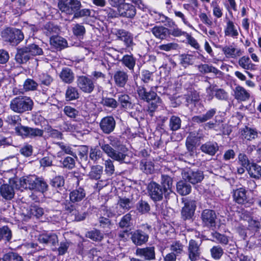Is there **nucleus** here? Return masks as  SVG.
I'll return each mask as SVG.
<instances>
[{"instance_id":"obj_1","label":"nucleus","mask_w":261,"mask_h":261,"mask_svg":"<svg viewBox=\"0 0 261 261\" xmlns=\"http://www.w3.org/2000/svg\"><path fill=\"white\" fill-rule=\"evenodd\" d=\"M19 182L21 187L25 189L35 190L42 193L47 191L48 186L42 178L35 175L20 178L19 179H10L9 184H4L0 187V195L6 200L12 199L15 195L14 185L17 187V182Z\"/></svg>"},{"instance_id":"obj_2","label":"nucleus","mask_w":261,"mask_h":261,"mask_svg":"<svg viewBox=\"0 0 261 261\" xmlns=\"http://www.w3.org/2000/svg\"><path fill=\"white\" fill-rule=\"evenodd\" d=\"M110 144L106 143L104 141H99V145L109 157L113 160L118 161L120 163H127L126 158L128 157L127 154V149L123 145H117L114 141H112V137H110Z\"/></svg>"},{"instance_id":"obj_3","label":"nucleus","mask_w":261,"mask_h":261,"mask_svg":"<svg viewBox=\"0 0 261 261\" xmlns=\"http://www.w3.org/2000/svg\"><path fill=\"white\" fill-rule=\"evenodd\" d=\"M137 91L140 99L149 103L148 111L151 113L153 112L161 104V99L153 91V87L149 91H147L144 87L140 86L138 87Z\"/></svg>"},{"instance_id":"obj_4","label":"nucleus","mask_w":261,"mask_h":261,"mask_svg":"<svg viewBox=\"0 0 261 261\" xmlns=\"http://www.w3.org/2000/svg\"><path fill=\"white\" fill-rule=\"evenodd\" d=\"M34 102L28 96L20 95L13 98L10 103V109L15 113L22 114L31 111Z\"/></svg>"},{"instance_id":"obj_5","label":"nucleus","mask_w":261,"mask_h":261,"mask_svg":"<svg viewBox=\"0 0 261 261\" xmlns=\"http://www.w3.org/2000/svg\"><path fill=\"white\" fill-rule=\"evenodd\" d=\"M1 37L6 41L12 45H17L23 39L24 35L21 30L13 28H7L1 32Z\"/></svg>"},{"instance_id":"obj_6","label":"nucleus","mask_w":261,"mask_h":261,"mask_svg":"<svg viewBox=\"0 0 261 261\" xmlns=\"http://www.w3.org/2000/svg\"><path fill=\"white\" fill-rule=\"evenodd\" d=\"M144 230L137 229L130 232L131 240L137 246H141L145 244L148 240L149 233L151 231V226L147 224L142 226Z\"/></svg>"},{"instance_id":"obj_7","label":"nucleus","mask_w":261,"mask_h":261,"mask_svg":"<svg viewBox=\"0 0 261 261\" xmlns=\"http://www.w3.org/2000/svg\"><path fill=\"white\" fill-rule=\"evenodd\" d=\"M58 6L59 10L67 15H74L82 7L79 0H59Z\"/></svg>"},{"instance_id":"obj_8","label":"nucleus","mask_w":261,"mask_h":261,"mask_svg":"<svg viewBox=\"0 0 261 261\" xmlns=\"http://www.w3.org/2000/svg\"><path fill=\"white\" fill-rule=\"evenodd\" d=\"M147 189L150 198L155 202L161 201L163 199V195H166L167 193L161 185L154 181L150 182Z\"/></svg>"},{"instance_id":"obj_9","label":"nucleus","mask_w":261,"mask_h":261,"mask_svg":"<svg viewBox=\"0 0 261 261\" xmlns=\"http://www.w3.org/2000/svg\"><path fill=\"white\" fill-rule=\"evenodd\" d=\"M203 138L202 134L196 132H190L186 138V147L190 155H193L197 145H199Z\"/></svg>"},{"instance_id":"obj_10","label":"nucleus","mask_w":261,"mask_h":261,"mask_svg":"<svg viewBox=\"0 0 261 261\" xmlns=\"http://www.w3.org/2000/svg\"><path fill=\"white\" fill-rule=\"evenodd\" d=\"M184 206L181 211V218L184 220L192 219L197 207V201L194 199H187L183 201Z\"/></svg>"},{"instance_id":"obj_11","label":"nucleus","mask_w":261,"mask_h":261,"mask_svg":"<svg viewBox=\"0 0 261 261\" xmlns=\"http://www.w3.org/2000/svg\"><path fill=\"white\" fill-rule=\"evenodd\" d=\"M15 130L17 135L25 138H33L41 137L43 134L42 129L22 125H18L15 127Z\"/></svg>"},{"instance_id":"obj_12","label":"nucleus","mask_w":261,"mask_h":261,"mask_svg":"<svg viewBox=\"0 0 261 261\" xmlns=\"http://www.w3.org/2000/svg\"><path fill=\"white\" fill-rule=\"evenodd\" d=\"M117 8L118 14L120 17L133 19L137 14V9L135 6L129 3H122L117 6H112Z\"/></svg>"},{"instance_id":"obj_13","label":"nucleus","mask_w":261,"mask_h":261,"mask_svg":"<svg viewBox=\"0 0 261 261\" xmlns=\"http://www.w3.org/2000/svg\"><path fill=\"white\" fill-rule=\"evenodd\" d=\"M184 179L195 185L200 182L204 178V174L202 171L199 169H188L182 173Z\"/></svg>"},{"instance_id":"obj_14","label":"nucleus","mask_w":261,"mask_h":261,"mask_svg":"<svg viewBox=\"0 0 261 261\" xmlns=\"http://www.w3.org/2000/svg\"><path fill=\"white\" fill-rule=\"evenodd\" d=\"M247 191L243 188H240L233 190V200L239 204L244 205L246 207L250 206L252 204V201L247 195Z\"/></svg>"},{"instance_id":"obj_15","label":"nucleus","mask_w":261,"mask_h":261,"mask_svg":"<svg viewBox=\"0 0 261 261\" xmlns=\"http://www.w3.org/2000/svg\"><path fill=\"white\" fill-rule=\"evenodd\" d=\"M201 243H198L193 239L189 241L188 246L187 254L191 261L198 260L201 256Z\"/></svg>"},{"instance_id":"obj_16","label":"nucleus","mask_w":261,"mask_h":261,"mask_svg":"<svg viewBox=\"0 0 261 261\" xmlns=\"http://www.w3.org/2000/svg\"><path fill=\"white\" fill-rule=\"evenodd\" d=\"M99 126L103 133L109 135L114 130L116 127V121L113 116L105 117L101 120Z\"/></svg>"},{"instance_id":"obj_17","label":"nucleus","mask_w":261,"mask_h":261,"mask_svg":"<svg viewBox=\"0 0 261 261\" xmlns=\"http://www.w3.org/2000/svg\"><path fill=\"white\" fill-rule=\"evenodd\" d=\"M203 224L207 227H215L217 215L214 211L209 209L203 210L201 214Z\"/></svg>"},{"instance_id":"obj_18","label":"nucleus","mask_w":261,"mask_h":261,"mask_svg":"<svg viewBox=\"0 0 261 261\" xmlns=\"http://www.w3.org/2000/svg\"><path fill=\"white\" fill-rule=\"evenodd\" d=\"M76 83L77 87L85 93H91L95 87L93 81L84 75L78 77Z\"/></svg>"},{"instance_id":"obj_19","label":"nucleus","mask_w":261,"mask_h":261,"mask_svg":"<svg viewBox=\"0 0 261 261\" xmlns=\"http://www.w3.org/2000/svg\"><path fill=\"white\" fill-rule=\"evenodd\" d=\"M136 254L143 258L145 260L150 261L155 259V248L153 246L138 248L136 250Z\"/></svg>"},{"instance_id":"obj_20","label":"nucleus","mask_w":261,"mask_h":261,"mask_svg":"<svg viewBox=\"0 0 261 261\" xmlns=\"http://www.w3.org/2000/svg\"><path fill=\"white\" fill-rule=\"evenodd\" d=\"M116 36L118 39L122 41L127 48H131L134 46L133 37L132 34L124 30H118L116 33Z\"/></svg>"},{"instance_id":"obj_21","label":"nucleus","mask_w":261,"mask_h":261,"mask_svg":"<svg viewBox=\"0 0 261 261\" xmlns=\"http://www.w3.org/2000/svg\"><path fill=\"white\" fill-rule=\"evenodd\" d=\"M218 143L215 141H208L202 144L200 147L201 151L210 156L214 155L219 150Z\"/></svg>"},{"instance_id":"obj_22","label":"nucleus","mask_w":261,"mask_h":261,"mask_svg":"<svg viewBox=\"0 0 261 261\" xmlns=\"http://www.w3.org/2000/svg\"><path fill=\"white\" fill-rule=\"evenodd\" d=\"M113 78L117 87L123 88L128 80V75L126 72L119 70L114 73Z\"/></svg>"},{"instance_id":"obj_23","label":"nucleus","mask_w":261,"mask_h":261,"mask_svg":"<svg viewBox=\"0 0 261 261\" xmlns=\"http://www.w3.org/2000/svg\"><path fill=\"white\" fill-rule=\"evenodd\" d=\"M233 96L238 101H245L249 99L250 93L243 87L238 85L233 89Z\"/></svg>"},{"instance_id":"obj_24","label":"nucleus","mask_w":261,"mask_h":261,"mask_svg":"<svg viewBox=\"0 0 261 261\" xmlns=\"http://www.w3.org/2000/svg\"><path fill=\"white\" fill-rule=\"evenodd\" d=\"M86 195L85 190L83 188L79 187L70 192L69 194L70 200L74 203H78L85 198Z\"/></svg>"},{"instance_id":"obj_25","label":"nucleus","mask_w":261,"mask_h":261,"mask_svg":"<svg viewBox=\"0 0 261 261\" xmlns=\"http://www.w3.org/2000/svg\"><path fill=\"white\" fill-rule=\"evenodd\" d=\"M31 57L28 48L25 46L17 49L15 59L18 63L23 64L29 61Z\"/></svg>"},{"instance_id":"obj_26","label":"nucleus","mask_w":261,"mask_h":261,"mask_svg":"<svg viewBox=\"0 0 261 261\" xmlns=\"http://www.w3.org/2000/svg\"><path fill=\"white\" fill-rule=\"evenodd\" d=\"M161 184L162 188L164 189L167 194L171 193L172 196L176 197V194L174 192H173L171 190L173 179L170 176L165 174L162 175Z\"/></svg>"},{"instance_id":"obj_27","label":"nucleus","mask_w":261,"mask_h":261,"mask_svg":"<svg viewBox=\"0 0 261 261\" xmlns=\"http://www.w3.org/2000/svg\"><path fill=\"white\" fill-rule=\"evenodd\" d=\"M192 190L191 185L188 182L187 180H180L176 184V191L181 196L189 194Z\"/></svg>"},{"instance_id":"obj_28","label":"nucleus","mask_w":261,"mask_h":261,"mask_svg":"<svg viewBox=\"0 0 261 261\" xmlns=\"http://www.w3.org/2000/svg\"><path fill=\"white\" fill-rule=\"evenodd\" d=\"M153 35L160 39H165L169 37V29L163 26H155L151 30Z\"/></svg>"},{"instance_id":"obj_29","label":"nucleus","mask_w":261,"mask_h":261,"mask_svg":"<svg viewBox=\"0 0 261 261\" xmlns=\"http://www.w3.org/2000/svg\"><path fill=\"white\" fill-rule=\"evenodd\" d=\"M61 80L65 83L71 84L74 79V75L72 70L68 67L63 68L59 74Z\"/></svg>"},{"instance_id":"obj_30","label":"nucleus","mask_w":261,"mask_h":261,"mask_svg":"<svg viewBox=\"0 0 261 261\" xmlns=\"http://www.w3.org/2000/svg\"><path fill=\"white\" fill-rule=\"evenodd\" d=\"M43 31L44 34L50 39L52 37L57 35L60 30L57 25L48 22L44 25Z\"/></svg>"},{"instance_id":"obj_31","label":"nucleus","mask_w":261,"mask_h":261,"mask_svg":"<svg viewBox=\"0 0 261 261\" xmlns=\"http://www.w3.org/2000/svg\"><path fill=\"white\" fill-rule=\"evenodd\" d=\"M222 50L227 58H235L242 55L241 49H237L232 45H225Z\"/></svg>"},{"instance_id":"obj_32","label":"nucleus","mask_w":261,"mask_h":261,"mask_svg":"<svg viewBox=\"0 0 261 261\" xmlns=\"http://www.w3.org/2000/svg\"><path fill=\"white\" fill-rule=\"evenodd\" d=\"M39 241L43 244L55 245L58 242L57 236L55 233L42 234L39 236Z\"/></svg>"},{"instance_id":"obj_33","label":"nucleus","mask_w":261,"mask_h":261,"mask_svg":"<svg viewBox=\"0 0 261 261\" xmlns=\"http://www.w3.org/2000/svg\"><path fill=\"white\" fill-rule=\"evenodd\" d=\"M216 114V109L215 108L211 109L207 111L204 114L194 116L192 118V120L198 123H203L212 119Z\"/></svg>"},{"instance_id":"obj_34","label":"nucleus","mask_w":261,"mask_h":261,"mask_svg":"<svg viewBox=\"0 0 261 261\" xmlns=\"http://www.w3.org/2000/svg\"><path fill=\"white\" fill-rule=\"evenodd\" d=\"M50 43L51 45L60 50L67 47L68 44L65 39L58 35L52 37L50 39Z\"/></svg>"},{"instance_id":"obj_35","label":"nucleus","mask_w":261,"mask_h":261,"mask_svg":"<svg viewBox=\"0 0 261 261\" xmlns=\"http://www.w3.org/2000/svg\"><path fill=\"white\" fill-rule=\"evenodd\" d=\"M132 216L130 213L124 215L118 224V227L121 229H129L130 230V227L133 226Z\"/></svg>"},{"instance_id":"obj_36","label":"nucleus","mask_w":261,"mask_h":261,"mask_svg":"<svg viewBox=\"0 0 261 261\" xmlns=\"http://www.w3.org/2000/svg\"><path fill=\"white\" fill-rule=\"evenodd\" d=\"M118 102L120 103L121 107L128 110L133 108V105L131 101V98L127 94H123L118 95Z\"/></svg>"},{"instance_id":"obj_37","label":"nucleus","mask_w":261,"mask_h":261,"mask_svg":"<svg viewBox=\"0 0 261 261\" xmlns=\"http://www.w3.org/2000/svg\"><path fill=\"white\" fill-rule=\"evenodd\" d=\"M44 213V210L42 207L34 205L30 207L27 215L30 218L35 217L37 218H39L43 216Z\"/></svg>"},{"instance_id":"obj_38","label":"nucleus","mask_w":261,"mask_h":261,"mask_svg":"<svg viewBox=\"0 0 261 261\" xmlns=\"http://www.w3.org/2000/svg\"><path fill=\"white\" fill-rule=\"evenodd\" d=\"M79 98L78 90L76 87L68 86L65 92V99L67 101H71Z\"/></svg>"},{"instance_id":"obj_39","label":"nucleus","mask_w":261,"mask_h":261,"mask_svg":"<svg viewBox=\"0 0 261 261\" xmlns=\"http://www.w3.org/2000/svg\"><path fill=\"white\" fill-rule=\"evenodd\" d=\"M242 135L247 140H252L258 137V133L255 129L246 126L242 130Z\"/></svg>"},{"instance_id":"obj_40","label":"nucleus","mask_w":261,"mask_h":261,"mask_svg":"<svg viewBox=\"0 0 261 261\" xmlns=\"http://www.w3.org/2000/svg\"><path fill=\"white\" fill-rule=\"evenodd\" d=\"M238 64L240 67L245 70H254L255 65L248 56H243L238 61Z\"/></svg>"},{"instance_id":"obj_41","label":"nucleus","mask_w":261,"mask_h":261,"mask_svg":"<svg viewBox=\"0 0 261 261\" xmlns=\"http://www.w3.org/2000/svg\"><path fill=\"white\" fill-rule=\"evenodd\" d=\"M136 62V60L133 55H124L121 60V62L123 65L131 71L134 70Z\"/></svg>"},{"instance_id":"obj_42","label":"nucleus","mask_w":261,"mask_h":261,"mask_svg":"<svg viewBox=\"0 0 261 261\" xmlns=\"http://www.w3.org/2000/svg\"><path fill=\"white\" fill-rule=\"evenodd\" d=\"M140 168L142 171L146 174H152L154 170L153 162L146 160H143L141 162Z\"/></svg>"},{"instance_id":"obj_43","label":"nucleus","mask_w":261,"mask_h":261,"mask_svg":"<svg viewBox=\"0 0 261 261\" xmlns=\"http://www.w3.org/2000/svg\"><path fill=\"white\" fill-rule=\"evenodd\" d=\"M181 120L180 118L176 116H172L169 122V127L170 130L174 132L176 131L180 128Z\"/></svg>"},{"instance_id":"obj_44","label":"nucleus","mask_w":261,"mask_h":261,"mask_svg":"<svg viewBox=\"0 0 261 261\" xmlns=\"http://www.w3.org/2000/svg\"><path fill=\"white\" fill-rule=\"evenodd\" d=\"M225 35L233 38H237L239 35V33L236 29L233 22L231 20H228L227 22L226 27L225 29Z\"/></svg>"},{"instance_id":"obj_45","label":"nucleus","mask_w":261,"mask_h":261,"mask_svg":"<svg viewBox=\"0 0 261 261\" xmlns=\"http://www.w3.org/2000/svg\"><path fill=\"white\" fill-rule=\"evenodd\" d=\"M247 169L251 177L259 178L261 176V167L257 164L253 163Z\"/></svg>"},{"instance_id":"obj_46","label":"nucleus","mask_w":261,"mask_h":261,"mask_svg":"<svg viewBox=\"0 0 261 261\" xmlns=\"http://www.w3.org/2000/svg\"><path fill=\"white\" fill-rule=\"evenodd\" d=\"M103 172V168L100 165L93 166L91 167L89 176L90 178L94 179H100Z\"/></svg>"},{"instance_id":"obj_47","label":"nucleus","mask_w":261,"mask_h":261,"mask_svg":"<svg viewBox=\"0 0 261 261\" xmlns=\"http://www.w3.org/2000/svg\"><path fill=\"white\" fill-rule=\"evenodd\" d=\"M12 237V231L7 226L0 228V241L4 240L9 242L11 240Z\"/></svg>"},{"instance_id":"obj_48","label":"nucleus","mask_w":261,"mask_h":261,"mask_svg":"<svg viewBox=\"0 0 261 261\" xmlns=\"http://www.w3.org/2000/svg\"><path fill=\"white\" fill-rule=\"evenodd\" d=\"M119 206L125 211H128L133 207L132 200L128 198L119 197L118 201Z\"/></svg>"},{"instance_id":"obj_49","label":"nucleus","mask_w":261,"mask_h":261,"mask_svg":"<svg viewBox=\"0 0 261 261\" xmlns=\"http://www.w3.org/2000/svg\"><path fill=\"white\" fill-rule=\"evenodd\" d=\"M38 81L41 85L49 86L53 82V79L48 74L42 73L38 75Z\"/></svg>"},{"instance_id":"obj_50","label":"nucleus","mask_w":261,"mask_h":261,"mask_svg":"<svg viewBox=\"0 0 261 261\" xmlns=\"http://www.w3.org/2000/svg\"><path fill=\"white\" fill-rule=\"evenodd\" d=\"M86 236L94 241H100L103 238V235L100 230L96 229L87 232Z\"/></svg>"},{"instance_id":"obj_51","label":"nucleus","mask_w":261,"mask_h":261,"mask_svg":"<svg viewBox=\"0 0 261 261\" xmlns=\"http://www.w3.org/2000/svg\"><path fill=\"white\" fill-rule=\"evenodd\" d=\"M26 47L32 57L43 55V51L42 49L36 44L33 43L28 45Z\"/></svg>"},{"instance_id":"obj_52","label":"nucleus","mask_w":261,"mask_h":261,"mask_svg":"<svg viewBox=\"0 0 261 261\" xmlns=\"http://www.w3.org/2000/svg\"><path fill=\"white\" fill-rule=\"evenodd\" d=\"M137 210L141 214L148 213L150 209L148 203L142 199L140 200L136 205Z\"/></svg>"},{"instance_id":"obj_53","label":"nucleus","mask_w":261,"mask_h":261,"mask_svg":"<svg viewBox=\"0 0 261 261\" xmlns=\"http://www.w3.org/2000/svg\"><path fill=\"white\" fill-rule=\"evenodd\" d=\"M101 103L104 106L112 109H116L118 105V102L116 99L107 97L102 98Z\"/></svg>"},{"instance_id":"obj_54","label":"nucleus","mask_w":261,"mask_h":261,"mask_svg":"<svg viewBox=\"0 0 261 261\" xmlns=\"http://www.w3.org/2000/svg\"><path fill=\"white\" fill-rule=\"evenodd\" d=\"M102 152L97 147H91L90 150L89 158L95 162L102 156Z\"/></svg>"},{"instance_id":"obj_55","label":"nucleus","mask_w":261,"mask_h":261,"mask_svg":"<svg viewBox=\"0 0 261 261\" xmlns=\"http://www.w3.org/2000/svg\"><path fill=\"white\" fill-rule=\"evenodd\" d=\"M180 64L184 67L192 65L194 62V57L188 54H182L180 56Z\"/></svg>"},{"instance_id":"obj_56","label":"nucleus","mask_w":261,"mask_h":261,"mask_svg":"<svg viewBox=\"0 0 261 261\" xmlns=\"http://www.w3.org/2000/svg\"><path fill=\"white\" fill-rule=\"evenodd\" d=\"M170 249L176 255L181 254L184 251V245L179 241H174L170 246Z\"/></svg>"},{"instance_id":"obj_57","label":"nucleus","mask_w":261,"mask_h":261,"mask_svg":"<svg viewBox=\"0 0 261 261\" xmlns=\"http://www.w3.org/2000/svg\"><path fill=\"white\" fill-rule=\"evenodd\" d=\"M38 86V84L34 80L28 79L24 82L23 88L27 91H34L37 90Z\"/></svg>"},{"instance_id":"obj_58","label":"nucleus","mask_w":261,"mask_h":261,"mask_svg":"<svg viewBox=\"0 0 261 261\" xmlns=\"http://www.w3.org/2000/svg\"><path fill=\"white\" fill-rule=\"evenodd\" d=\"M73 34L78 37L83 36L86 33V30L84 25L76 23L72 28Z\"/></svg>"},{"instance_id":"obj_59","label":"nucleus","mask_w":261,"mask_h":261,"mask_svg":"<svg viewBox=\"0 0 261 261\" xmlns=\"http://www.w3.org/2000/svg\"><path fill=\"white\" fill-rule=\"evenodd\" d=\"M213 239L219 243L226 245L228 242V239L227 236L224 234H221L218 232H214L212 233Z\"/></svg>"},{"instance_id":"obj_60","label":"nucleus","mask_w":261,"mask_h":261,"mask_svg":"<svg viewBox=\"0 0 261 261\" xmlns=\"http://www.w3.org/2000/svg\"><path fill=\"white\" fill-rule=\"evenodd\" d=\"M98 223L99 226L105 229H110L112 225L111 220L101 215L98 218Z\"/></svg>"},{"instance_id":"obj_61","label":"nucleus","mask_w":261,"mask_h":261,"mask_svg":"<svg viewBox=\"0 0 261 261\" xmlns=\"http://www.w3.org/2000/svg\"><path fill=\"white\" fill-rule=\"evenodd\" d=\"M106 173L108 175H112L115 171V167L113 161L110 159H108L105 161L104 163Z\"/></svg>"},{"instance_id":"obj_62","label":"nucleus","mask_w":261,"mask_h":261,"mask_svg":"<svg viewBox=\"0 0 261 261\" xmlns=\"http://www.w3.org/2000/svg\"><path fill=\"white\" fill-rule=\"evenodd\" d=\"M62 165L64 168L68 169H72L75 167V160L72 157L67 156L63 159Z\"/></svg>"},{"instance_id":"obj_63","label":"nucleus","mask_w":261,"mask_h":261,"mask_svg":"<svg viewBox=\"0 0 261 261\" xmlns=\"http://www.w3.org/2000/svg\"><path fill=\"white\" fill-rule=\"evenodd\" d=\"M212 256L215 259H219L223 254V250L220 246H214L211 249Z\"/></svg>"},{"instance_id":"obj_64","label":"nucleus","mask_w":261,"mask_h":261,"mask_svg":"<svg viewBox=\"0 0 261 261\" xmlns=\"http://www.w3.org/2000/svg\"><path fill=\"white\" fill-rule=\"evenodd\" d=\"M6 261H23L22 258L18 254L10 252L4 255Z\"/></svg>"}]
</instances>
